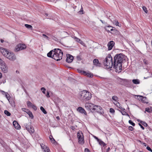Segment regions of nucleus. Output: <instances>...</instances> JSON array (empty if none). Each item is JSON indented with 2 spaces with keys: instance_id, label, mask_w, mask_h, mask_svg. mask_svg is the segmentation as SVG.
<instances>
[{
  "instance_id": "obj_1",
  "label": "nucleus",
  "mask_w": 152,
  "mask_h": 152,
  "mask_svg": "<svg viewBox=\"0 0 152 152\" xmlns=\"http://www.w3.org/2000/svg\"><path fill=\"white\" fill-rule=\"evenodd\" d=\"M124 56L122 54H116L114 58L113 68L117 70H121L122 63L125 60Z\"/></svg>"
},
{
  "instance_id": "obj_2",
  "label": "nucleus",
  "mask_w": 152,
  "mask_h": 152,
  "mask_svg": "<svg viewBox=\"0 0 152 152\" xmlns=\"http://www.w3.org/2000/svg\"><path fill=\"white\" fill-rule=\"evenodd\" d=\"M79 95L83 101L89 100L92 97L91 94L86 90H84L80 92Z\"/></svg>"
},
{
  "instance_id": "obj_3",
  "label": "nucleus",
  "mask_w": 152,
  "mask_h": 152,
  "mask_svg": "<svg viewBox=\"0 0 152 152\" xmlns=\"http://www.w3.org/2000/svg\"><path fill=\"white\" fill-rule=\"evenodd\" d=\"M103 64L104 66L107 69H110L112 67L113 65V66L112 57L110 55L108 54L105 58Z\"/></svg>"
},
{
  "instance_id": "obj_4",
  "label": "nucleus",
  "mask_w": 152,
  "mask_h": 152,
  "mask_svg": "<svg viewBox=\"0 0 152 152\" xmlns=\"http://www.w3.org/2000/svg\"><path fill=\"white\" fill-rule=\"evenodd\" d=\"M54 50V53L53 55L52 58L57 61H59L62 59L63 56V53L62 51L59 49L57 50L55 49Z\"/></svg>"
},
{
  "instance_id": "obj_5",
  "label": "nucleus",
  "mask_w": 152,
  "mask_h": 152,
  "mask_svg": "<svg viewBox=\"0 0 152 152\" xmlns=\"http://www.w3.org/2000/svg\"><path fill=\"white\" fill-rule=\"evenodd\" d=\"M77 137L79 140L78 142L79 143L81 144H83L84 140L83 134L81 131H79L77 133Z\"/></svg>"
},
{
  "instance_id": "obj_6",
  "label": "nucleus",
  "mask_w": 152,
  "mask_h": 152,
  "mask_svg": "<svg viewBox=\"0 0 152 152\" xmlns=\"http://www.w3.org/2000/svg\"><path fill=\"white\" fill-rule=\"evenodd\" d=\"M92 111H96L98 113H99L101 114H103L104 113L103 110L101 107L99 106L95 105L94 107H93Z\"/></svg>"
},
{
  "instance_id": "obj_7",
  "label": "nucleus",
  "mask_w": 152,
  "mask_h": 152,
  "mask_svg": "<svg viewBox=\"0 0 152 152\" xmlns=\"http://www.w3.org/2000/svg\"><path fill=\"white\" fill-rule=\"evenodd\" d=\"M26 48V46L25 44H19L17 45L15 48V50L18 52L20 50L25 49Z\"/></svg>"
},
{
  "instance_id": "obj_8",
  "label": "nucleus",
  "mask_w": 152,
  "mask_h": 152,
  "mask_svg": "<svg viewBox=\"0 0 152 152\" xmlns=\"http://www.w3.org/2000/svg\"><path fill=\"white\" fill-rule=\"evenodd\" d=\"M94 105V104L92 103L86 102L85 104V107L87 110L92 111Z\"/></svg>"
},
{
  "instance_id": "obj_9",
  "label": "nucleus",
  "mask_w": 152,
  "mask_h": 152,
  "mask_svg": "<svg viewBox=\"0 0 152 152\" xmlns=\"http://www.w3.org/2000/svg\"><path fill=\"white\" fill-rule=\"evenodd\" d=\"M6 57L11 61H14L16 59L15 55L12 53H9Z\"/></svg>"
},
{
  "instance_id": "obj_10",
  "label": "nucleus",
  "mask_w": 152,
  "mask_h": 152,
  "mask_svg": "<svg viewBox=\"0 0 152 152\" xmlns=\"http://www.w3.org/2000/svg\"><path fill=\"white\" fill-rule=\"evenodd\" d=\"M0 52L3 56L6 57L7 56L9 53V52L5 49L1 47H0Z\"/></svg>"
},
{
  "instance_id": "obj_11",
  "label": "nucleus",
  "mask_w": 152,
  "mask_h": 152,
  "mask_svg": "<svg viewBox=\"0 0 152 152\" xmlns=\"http://www.w3.org/2000/svg\"><path fill=\"white\" fill-rule=\"evenodd\" d=\"M66 56L67 58L66 60V61L69 63H71L73 60V56L69 54L67 55Z\"/></svg>"
},
{
  "instance_id": "obj_12",
  "label": "nucleus",
  "mask_w": 152,
  "mask_h": 152,
  "mask_svg": "<svg viewBox=\"0 0 152 152\" xmlns=\"http://www.w3.org/2000/svg\"><path fill=\"white\" fill-rule=\"evenodd\" d=\"M0 68L4 72L6 73L7 72L8 68L4 62V64L1 65Z\"/></svg>"
},
{
  "instance_id": "obj_13",
  "label": "nucleus",
  "mask_w": 152,
  "mask_h": 152,
  "mask_svg": "<svg viewBox=\"0 0 152 152\" xmlns=\"http://www.w3.org/2000/svg\"><path fill=\"white\" fill-rule=\"evenodd\" d=\"M40 145L42 149L43 150L44 152H50V150L48 147L43 143L41 144Z\"/></svg>"
},
{
  "instance_id": "obj_14",
  "label": "nucleus",
  "mask_w": 152,
  "mask_h": 152,
  "mask_svg": "<svg viewBox=\"0 0 152 152\" xmlns=\"http://www.w3.org/2000/svg\"><path fill=\"white\" fill-rule=\"evenodd\" d=\"M139 96V97L138 98V99L140 101H141L144 103H148L147 102V98L146 97H143L141 96Z\"/></svg>"
},
{
  "instance_id": "obj_15",
  "label": "nucleus",
  "mask_w": 152,
  "mask_h": 152,
  "mask_svg": "<svg viewBox=\"0 0 152 152\" xmlns=\"http://www.w3.org/2000/svg\"><path fill=\"white\" fill-rule=\"evenodd\" d=\"M77 110L81 113L84 114L85 115H87V113L85 110L81 107H78L77 109Z\"/></svg>"
},
{
  "instance_id": "obj_16",
  "label": "nucleus",
  "mask_w": 152,
  "mask_h": 152,
  "mask_svg": "<svg viewBox=\"0 0 152 152\" xmlns=\"http://www.w3.org/2000/svg\"><path fill=\"white\" fill-rule=\"evenodd\" d=\"M114 42L112 41H110L107 44L108 50H111L114 45Z\"/></svg>"
},
{
  "instance_id": "obj_17",
  "label": "nucleus",
  "mask_w": 152,
  "mask_h": 152,
  "mask_svg": "<svg viewBox=\"0 0 152 152\" xmlns=\"http://www.w3.org/2000/svg\"><path fill=\"white\" fill-rule=\"evenodd\" d=\"M13 125L15 129H18L20 127V126L19 124L17 122L15 121H13Z\"/></svg>"
},
{
  "instance_id": "obj_18",
  "label": "nucleus",
  "mask_w": 152,
  "mask_h": 152,
  "mask_svg": "<svg viewBox=\"0 0 152 152\" xmlns=\"http://www.w3.org/2000/svg\"><path fill=\"white\" fill-rule=\"evenodd\" d=\"M93 63L94 65L97 66H100L101 64L99 62V61L97 59H95L93 60Z\"/></svg>"
},
{
  "instance_id": "obj_19",
  "label": "nucleus",
  "mask_w": 152,
  "mask_h": 152,
  "mask_svg": "<svg viewBox=\"0 0 152 152\" xmlns=\"http://www.w3.org/2000/svg\"><path fill=\"white\" fill-rule=\"evenodd\" d=\"M83 74L90 77H93V75L92 74L90 73H87L85 71H83Z\"/></svg>"
},
{
  "instance_id": "obj_20",
  "label": "nucleus",
  "mask_w": 152,
  "mask_h": 152,
  "mask_svg": "<svg viewBox=\"0 0 152 152\" xmlns=\"http://www.w3.org/2000/svg\"><path fill=\"white\" fill-rule=\"evenodd\" d=\"M3 92L5 94V96L8 101L11 104L10 101V99L11 98V97L10 96V95L9 94H8V93L7 92H6L4 91H3Z\"/></svg>"
},
{
  "instance_id": "obj_21",
  "label": "nucleus",
  "mask_w": 152,
  "mask_h": 152,
  "mask_svg": "<svg viewBox=\"0 0 152 152\" xmlns=\"http://www.w3.org/2000/svg\"><path fill=\"white\" fill-rule=\"evenodd\" d=\"M54 50L50 51L47 54V56L49 57L52 58L53 55V54L54 53Z\"/></svg>"
},
{
  "instance_id": "obj_22",
  "label": "nucleus",
  "mask_w": 152,
  "mask_h": 152,
  "mask_svg": "<svg viewBox=\"0 0 152 152\" xmlns=\"http://www.w3.org/2000/svg\"><path fill=\"white\" fill-rule=\"evenodd\" d=\"M28 132L31 134L33 133L34 131V129L32 126L30 127L29 129L27 130Z\"/></svg>"
},
{
  "instance_id": "obj_23",
  "label": "nucleus",
  "mask_w": 152,
  "mask_h": 152,
  "mask_svg": "<svg viewBox=\"0 0 152 152\" xmlns=\"http://www.w3.org/2000/svg\"><path fill=\"white\" fill-rule=\"evenodd\" d=\"M24 126L26 130H27L28 129H29L30 127L32 126L31 125V124L30 123L25 124Z\"/></svg>"
},
{
  "instance_id": "obj_24",
  "label": "nucleus",
  "mask_w": 152,
  "mask_h": 152,
  "mask_svg": "<svg viewBox=\"0 0 152 152\" xmlns=\"http://www.w3.org/2000/svg\"><path fill=\"white\" fill-rule=\"evenodd\" d=\"M99 142V144L102 145H103L104 146L105 145H106V144L104 143L103 141H102L100 139L99 140L98 142Z\"/></svg>"
},
{
  "instance_id": "obj_25",
  "label": "nucleus",
  "mask_w": 152,
  "mask_h": 152,
  "mask_svg": "<svg viewBox=\"0 0 152 152\" xmlns=\"http://www.w3.org/2000/svg\"><path fill=\"white\" fill-rule=\"evenodd\" d=\"M133 83L135 84H139L140 83L139 80L138 79H133L132 81Z\"/></svg>"
},
{
  "instance_id": "obj_26",
  "label": "nucleus",
  "mask_w": 152,
  "mask_h": 152,
  "mask_svg": "<svg viewBox=\"0 0 152 152\" xmlns=\"http://www.w3.org/2000/svg\"><path fill=\"white\" fill-rule=\"evenodd\" d=\"M25 26L26 28L28 29H30L31 30H32V29L33 27L31 25L25 24Z\"/></svg>"
},
{
  "instance_id": "obj_27",
  "label": "nucleus",
  "mask_w": 152,
  "mask_h": 152,
  "mask_svg": "<svg viewBox=\"0 0 152 152\" xmlns=\"http://www.w3.org/2000/svg\"><path fill=\"white\" fill-rule=\"evenodd\" d=\"M40 110L45 114H47V113L43 107L41 106L40 108Z\"/></svg>"
},
{
  "instance_id": "obj_28",
  "label": "nucleus",
  "mask_w": 152,
  "mask_h": 152,
  "mask_svg": "<svg viewBox=\"0 0 152 152\" xmlns=\"http://www.w3.org/2000/svg\"><path fill=\"white\" fill-rule=\"evenodd\" d=\"M4 113L7 116H10L11 115V113L8 111L5 110L4 111Z\"/></svg>"
},
{
  "instance_id": "obj_29",
  "label": "nucleus",
  "mask_w": 152,
  "mask_h": 152,
  "mask_svg": "<svg viewBox=\"0 0 152 152\" xmlns=\"http://www.w3.org/2000/svg\"><path fill=\"white\" fill-rule=\"evenodd\" d=\"M27 106L29 107H31L33 105L32 103L29 101H28L27 102Z\"/></svg>"
},
{
  "instance_id": "obj_30",
  "label": "nucleus",
  "mask_w": 152,
  "mask_h": 152,
  "mask_svg": "<svg viewBox=\"0 0 152 152\" xmlns=\"http://www.w3.org/2000/svg\"><path fill=\"white\" fill-rule=\"evenodd\" d=\"M28 113H27L29 116L31 118H34V116L32 114V113L30 111H28Z\"/></svg>"
},
{
  "instance_id": "obj_31",
  "label": "nucleus",
  "mask_w": 152,
  "mask_h": 152,
  "mask_svg": "<svg viewBox=\"0 0 152 152\" xmlns=\"http://www.w3.org/2000/svg\"><path fill=\"white\" fill-rule=\"evenodd\" d=\"M152 111V108H146L145 109V111L148 113H151Z\"/></svg>"
},
{
  "instance_id": "obj_32",
  "label": "nucleus",
  "mask_w": 152,
  "mask_h": 152,
  "mask_svg": "<svg viewBox=\"0 0 152 152\" xmlns=\"http://www.w3.org/2000/svg\"><path fill=\"white\" fill-rule=\"evenodd\" d=\"M118 81L120 82H122V81H126V79H122L120 78H118Z\"/></svg>"
},
{
  "instance_id": "obj_33",
  "label": "nucleus",
  "mask_w": 152,
  "mask_h": 152,
  "mask_svg": "<svg viewBox=\"0 0 152 152\" xmlns=\"http://www.w3.org/2000/svg\"><path fill=\"white\" fill-rule=\"evenodd\" d=\"M140 123L145 126H148L147 124L145 122L140 121Z\"/></svg>"
},
{
  "instance_id": "obj_34",
  "label": "nucleus",
  "mask_w": 152,
  "mask_h": 152,
  "mask_svg": "<svg viewBox=\"0 0 152 152\" xmlns=\"http://www.w3.org/2000/svg\"><path fill=\"white\" fill-rule=\"evenodd\" d=\"M41 90L42 91V92L43 94H45V91H46L45 88L44 87H42L41 88Z\"/></svg>"
},
{
  "instance_id": "obj_35",
  "label": "nucleus",
  "mask_w": 152,
  "mask_h": 152,
  "mask_svg": "<svg viewBox=\"0 0 152 152\" xmlns=\"http://www.w3.org/2000/svg\"><path fill=\"white\" fill-rule=\"evenodd\" d=\"M112 99L115 101H116L118 99V97L117 96H114L112 97Z\"/></svg>"
},
{
  "instance_id": "obj_36",
  "label": "nucleus",
  "mask_w": 152,
  "mask_h": 152,
  "mask_svg": "<svg viewBox=\"0 0 152 152\" xmlns=\"http://www.w3.org/2000/svg\"><path fill=\"white\" fill-rule=\"evenodd\" d=\"M142 9L146 13H147L148 11L147 10L145 6L142 7Z\"/></svg>"
},
{
  "instance_id": "obj_37",
  "label": "nucleus",
  "mask_w": 152,
  "mask_h": 152,
  "mask_svg": "<svg viewBox=\"0 0 152 152\" xmlns=\"http://www.w3.org/2000/svg\"><path fill=\"white\" fill-rule=\"evenodd\" d=\"M129 122L130 124H131L133 126H135V124L134 123L132 120H129Z\"/></svg>"
},
{
  "instance_id": "obj_38",
  "label": "nucleus",
  "mask_w": 152,
  "mask_h": 152,
  "mask_svg": "<svg viewBox=\"0 0 152 152\" xmlns=\"http://www.w3.org/2000/svg\"><path fill=\"white\" fill-rule=\"evenodd\" d=\"M74 39L76 41L78 42H79L81 40L76 37H74Z\"/></svg>"
},
{
  "instance_id": "obj_39",
  "label": "nucleus",
  "mask_w": 152,
  "mask_h": 152,
  "mask_svg": "<svg viewBox=\"0 0 152 152\" xmlns=\"http://www.w3.org/2000/svg\"><path fill=\"white\" fill-rule=\"evenodd\" d=\"M113 23L115 24L116 26H119L118 25L119 22L117 20H115L114 21Z\"/></svg>"
},
{
  "instance_id": "obj_40",
  "label": "nucleus",
  "mask_w": 152,
  "mask_h": 152,
  "mask_svg": "<svg viewBox=\"0 0 152 152\" xmlns=\"http://www.w3.org/2000/svg\"><path fill=\"white\" fill-rule=\"evenodd\" d=\"M143 62L145 65H147L148 64V61L146 59H144L143 60Z\"/></svg>"
},
{
  "instance_id": "obj_41",
  "label": "nucleus",
  "mask_w": 152,
  "mask_h": 152,
  "mask_svg": "<svg viewBox=\"0 0 152 152\" xmlns=\"http://www.w3.org/2000/svg\"><path fill=\"white\" fill-rule=\"evenodd\" d=\"M32 107V108L35 110H37V107L34 104H33Z\"/></svg>"
},
{
  "instance_id": "obj_42",
  "label": "nucleus",
  "mask_w": 152,
  "mask_h": 152,
  "mask_svg": "<svg viewBox=\"0 0 152 152\" xmlns=\"http://www.w3.org/2000/svg\"><path fill=\"white\" fill-rule=\"evenodd\" d=\"M121 113L123 115H126L127 113L125 111H121Z\"/></svg>"
},
{
  "instance_id": "obj_43",
  "label": "nucleus",
  "mask_w": 152,
  "mask_h": 152,
  "mask_svg": "<svg viewBox=\"0 0 152 152\" xmlns=\"http://www.w3.org/2000/svg\"><path fill=\"white\" fill-rule=\"evenodd\" d=\"M110 112L112 113H113L115 112V110L112 108L110 109Z\"/></svg>"
},
{
  "instance_id": "obj_44",
  "label": "nucleus",
  "mask_w": 152,
  "mask_h": 152,
  "mask_svg": "<svg viewBox=\"0 0 152 152\" xmlns=\"http://www.w3.org/2000/svg\"><path fill=\"white\" fill-rule=\"evenodd\" d=\"M42 36H43V37H44L45 38H46L48 40H49V38L45 34H43Z\"/></svg>"
},
{
  "instance_id": "obj_45",
  "label": "nucleus",
  "mask_w": 152,
  "mask_h": 152,
  "mask_svg": "<svg viewBox=\"0 0 152 152\" xmlns=\"http://www.w3.org/2000/svg\"><path fill=\"white\" fill-rule=\"evenodd\" d=\"M22 110H25V112H26L27 113H28V111H30L24 108L22 109Z\"/></svg>"
},
{
  "instance_id": "obj_46",
  "label": "nucleus",
  "mask_w": 152,
  "mask_h": 152,
  "mask_svg": "<svg viewBox=\"0 0 152 152\" xmlns=\"http://www.w3.org/2000/svg\"><path fill=\"white\" fill-rule=\"evenodd\" d=\"M46 96L48 98L50 97V96L49 95V92L48 91H47V94L46 95Z\"/></svg>"
},
{
  "instance_id": "obj_47",
  "label": "nucleus",
  "mask_w": 152,
  "mask_h": 152,
  "mask_svg": "<svg viewBox=\"0 0 152 152\" xmlns=\"http://www.w3.org/2000/svg\"><path fill=\"white\" fill-rule=\"evenodd\" d=\"M6 82V80L5 79L2 80L1 82H0V84L1 83H4Z\"/></svg>"
},
{
  "instance_id": "obj_48",
  "label": "nucleus",
  "mask_w": 152,
  "mask_h": 152,
  "mask_svg": "<svg viewBox=\"0 0 152 152\" xmlns=\"http://www.w3.org/2000/svg\"><path fill=\"white\" fill-rule=\"evenodd\" d=\"M4 62L0 58V65L4 64Z\"/></svg>"
},
{
  "instance_id": "obj_49",
  "label": "nucleus",
  "mask_w": 152,
  "mask_h": 152,
  "mask_svg": "<svg viewBox=\"0 0 152 152\" xmlns=\"http://www.w3.org/2000/svg\"><path fill=\"white\" fill-rule=\"evenodd\" d=\"M129 129L130 131H132L133 130V128L132 126H129Z\"/></svg>"
},
{
  "instance_id": "obj_50",
  "label": "nucleus",
  "mask_w": 152,
  "mask_h": 152,
  "mask_svg": "<svg viewBox=\"0 0 152 152\" xmlns=\"http://www.w3.org/2000/svg\"><path fill=\"white\" fill-rule=\"evenodd\" d=\"M93 137L95 138V139H96L97 140V141L98 142V141L99 140V138H98V137H96V136H94V135H93Z\"/></svg>"
},
{
  "instance_id": "obj_51",
  "label": "nucleus",
  "mask_w": 152,
  "mask_h": 152,
  "mask_svg": "<svg viewBox=\"0 0 152 152\" xmlns=\"http://www.w3.org/2000/svg\"><path fill=\"white\" fill-rule=\"evenodd\" d=\"M77 71L79 73H82V74H83V71L79 69H77Z\"/></svg>"
},
{
  "instance_id": "obj_52",
  "label": "nucleus",
  "mask_w": 152,
  "mask_h": 152,
  "mask_svg": "<svg viewBox=\"0 0 152 152\" xmlns=\"http://www.w3.org/2000/svg\"><path fill=\"white\" fill-rule=\"evenodd\" d=\"M140 126V127L143 129L144 130V128L142 126V125L140 124H138Z\"/></svg>"
},
{
  "instance_id": "obj_53",
  "label": "nucleus",
  "mask_w": 152,
  "mask_h": 152,
  "mask_svg": "<svg viewBox=\"0 0 152 152\" xmlns=\"http://www.w3.org/2000/svg\"><path fill=\"white\" fill-rule=\"evenodd\" d=\"M85 152H90L89 151V150L87 148H86L85 149Z\"/></svg>"
},
{
  "instance_id": "obj_54",
  "label": "nucleus",
  "mask_w": 152,
  "mask_h": 152,
  "mask_svg": "<svg viewBox=\"0 0 152 152\" xmlns=\"http://www.w3.org/2000/svg\"><path fill=\"white\" fill-rule=\"evenodd\" d=\"M146 149L149 151H151V148L149 146H147L146 147Z\"/></svg>"
},
{
  "instance_id": "obj_55",
  "label": "nucleus",
  "mask_w": 152,
  "mask_h": 152,
  "mask_svg": "<svg viewBox=\"0 0 152 152\" xmlns=\"http://www.w3.org/2000/svg\"><path fill=\"white\" fill-rule=\"evenodd\" d=\"M52 139L53 140L51 141V142L52 143H54L56 142V141L53 138H52Z\"/></svg>"
},
{
  "instance_id": "obj_56",
  "label": "nucleus",
  "mask_w": 152,
  "mask_h": 152,
  "mask_svg": "<svg viewBox=\"0 0 152 152\" xmlns=\"http://www.w3.org/2000/svg\"><path fill=\"white\" fill-rule=\"evenodd\" d=\"M49 138L50 140L51 141L53 140L52 138H53V137L52 136H49Z\"/></svg>"
},
{
  "instance_id": "obj_57",
  "label": "nucleus",
  "mask_w": 152,
  "mask_h": 152,
  "mask_svg": "<svg viewBox=\"0 0 152 152\" xmlns=\"http://www.w3.org/2000/svg\"><path fill=\"white\" fill-rule=\"evenodd\" d=\"M79 43H80V44L83 45V44H84V43L81 40H80V41Z\"/></svg>"
},
{
  "instance_id": "obj_58",
  "label": "nucleus",
  "mask_w": 152,
  "mask_h": 152,
  "mask_svg": "<svg viewBox=\"0 0 152 152\" xmlns=\"http://www.w3.org/2000/svg\"><path fill=\"white\" fill-rule=\"evenodd\" d=\"M110 150V148L108 147L107 150V152H109Z\"/></svg>"
},
{
  "instance_id": "obj_59",
  "label": "nucleus",
  "mask_w": 152,
  "mask_h": 152,
  "mask_svg": "<svg viewBox=\"0 0 152 152\" xmlns=\"http://www.w3.org/2000/svg\"><path fill=\"white\" fill-rule=\"evenodd\" d=\"M2 77V75L1 73L0 72V78Z\"/></svg>"
},
{
  "instance_id": "obj_60",
  "label": "nucleus",
  "mask_w": 152,
  "mask_h": 152,
  "mask_svg": "<svg viewBox=\"0 0 152 152\" xmlns=\"http://www.w3.org/2000/svg\"><path fill=\"white\" fill-rule=\"evenodd\" d=\"M119 108H120V109H121L123 110H125V109H124V108H122V107H119Z\"/></svg>"
},
{
  "instance_id": "obj_61",
  "label": "nucleus",
  "mask_w": 152,
  "mask_h": 152,
  "mask_svg": "<svg viewBox=\"0 0 152 152\" xmlns=\"http://www.w3.org/2000/svg\"><path fill=\"white\" fill-rule=\"evenodd\" d=\"M1 43H3L4 42V40H3L2 39H1Z\"/></svg>"
},
{
  "instance_id": "obj_62",
  "label": "nucleus",
  "mask_w": 152,
  "mask_h": 152,
  "mask_svg": "<svg viewBox=\"0 0 152 152\" xmlns=\"http://www.w3.org/2000/svg\"><path fill=\"white\" fill-rule=\"evenodd\" d=\"M77 59H80V57L79 56H77Z\"/></svg>"
},
{
  "instance_id": "obj_63",
  "label": "nucleus",
  "mask_w": 152,
  "mask_h": 152,
  "mask_svg": "<svg viewBox=\"0 0 152 152\" xmlns=\"http://www.w3.org/2000/svg\"><path fill=\"white\" fill-rule=\"evenodd\" d=\"M112 27V28H113ZM110 31H112L113 30V28H111L110 29Z\"/></svg>"
},
{
  "instance_id": "obj_64",
  "label": "nucleus",
  "mask_w": 152,
  "mask_h": 152,
  "mask_svg": "<svg viewBox=\"0 0 152 152\" xmlns=\"http://www.w3.org/2000/svg\"><path fill=\"white\" fill-rule=\"evenodd\" d=\"M56 118H57L58 119H60V118L59 116H57L56 117Z\"/></svg>"
}]
</instances>
